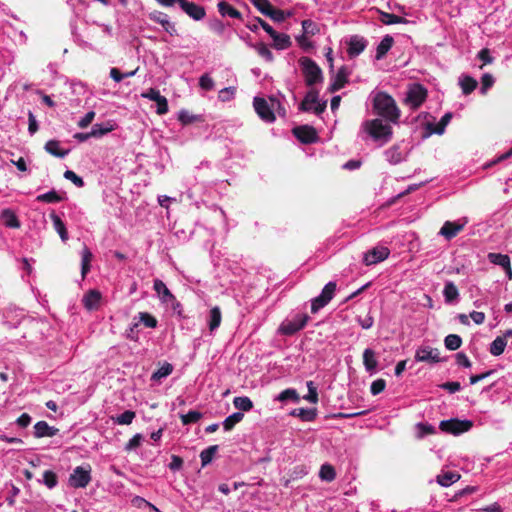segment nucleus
Masks as SVG:
<instances>
[{
    "label": "nucleus",
    "instance_id": "nucleus-4",
    "mask_svg": "<svg viewBox=\"0 0 512 512\" xmlns=\"http://www.w3.org/2000/svg\"><path fill=\"white\" fill-rule=\"evenodd\" d=\"M299 63L307 86H313L323 80L322 70L311 58L301 57Z\"/></svg>",
    "mask_w": 512,
    "mask_h": 512
},
{
    "label": "nucleus",
    "instance_id": "nucleus-44",
    "mask_svg": "<svg viewBox=\"0 0 512 512\" xmlns=\"http://www.w3.org/2000/svg\"><path fill=\"white\" fill-rule=\"evenodd\" d=\"M217 450H218V446L212 445V446H209L208 448L204 449L200 453V459H201L202 466H206L207 464H209L212 461Z\"/></svg>",
    "mask_w": 512,
    "mask_h": 512
},
{
    "label": "nucleus",
    "instance_id": "nucleus-1",
    "mask_svg": "<svg viewBox=\"0 0 512 512\" xmlns=\"http://www.w3.org/2000/svg\"><path fill=\"white\" fill-rule=\"evenodd\" d=\"M373 108L377 115L389 123H398L400 109L393 97L386 92H378L373 99Z\"/></svg>",
    "mask_w": 512,
    "mask_h": 512
},
{
    "label": "nucleus",
    "instance_id": "nucleus-54",
    "mask_svg": "<svg viewBox=\"0 0 512 512\" xmlns=\"http://www.w3.org/2000/svg\"><path fill=\"white\" fill-rule=\"evenodd\" d=\"M136 414L134 411L126 410L116 418V422L120 425H129L132 423Z\"/></svg>",
    "mask_w": 512,
    "mask_h": 512
},
{
    "label": "nucleus",
    "instance_id": "nucleus-33",
    "mask_svg": "<svg viewBox=\"0 0 512 512\" xmlns=\"http://www.w3.org/2000/svg\"><path fill=\"white\" fill-rule=\"evenodd\" d=\"M506 345L507 341L504 337L498 336L490 344L489 351L493 356H499L504 352Z\"/></svg>",
    "mask_w": 512,
    "mask_h": 512
},
{
    "label": "nucleus",
    "instance_id": "nucleus-62",
    "mask_svg": "<svg viewBox=\"0 0 512 512\" xmlns=\"http://www.w3.org/2000/svg\"><path fill=\"white\" fill-rule=\"evenodd\" d=\"M302 28L304 30V34L307 35H315L318 32V28L316 23L312 20L306 19L302 21Z\"/></svg>",
    "mask_w": 512,
    "mask_h": 512
},
{
    "label": "nucleus",
    "instance_id": "nucleus-40",
    "mask_svg": "<svg viewBox=\"0 0 512 512\" xmlns=\"http://www.w3.org/2000/svg\"><path fill=\"white\" fill-rule=\"evenodd\" d=\"M203 414L196 410H191L186 414H181L180 419L183 425H189L197 423L201 418Z\"/></svg>",
    "mask_w": 512,
    "mask_h": 512
},
{
    "label": "nucleus",
    "instance_id": "nucleus-6",
    "mask_svg": "<svg viewBox=\"0 0 512 512\" xmlns=\"http://www.w3.org/2000/svg\"><path fill=\"white\" fill-rule=\"evenodd\" d=\"M427 95L428 91L423 85L414 83L406 93L405 103L414 110L418 109L425 102Z\"/></svg>",
    "mask_w": 512,
    "mask_h": 512
},
{
    "label": "nucleus",
    "instance_id": "nucleus-15",
    "mask_svg": "<svg viewBox=\"0 0 512 512\" xmlns=\"http://www.w3.org/2000/svg\"><path fill=\"white\" fill-rule=\"evenodd\" d=\"M142 97L156 102L157 114L164 115L168 112V101L166 97L162 96L157 89L150 88L147 92L142 94Z\"/></svg>",
    "mask_w": 512,
    "mask_h": 512
},
{
    "label": "nucleus",
    "instance_id": "nucleus-43",
    "mask_svg": "<svg viewBox=\"0 0 512 512\" xmlns=\"http://www.w3.org/2000/svg\"><path fill=\"white\" fill-rule=\"evenodd\" d=\"M335 469L330 464H324L320 468L319 477L323 481L331 482L335 479Z\"/></svg>",
    "mask_w": 512,
    "mask_h": 512
},
{
    "label": "nucleus",
    "instance_id": "nucleus-5",
    "mask_svg": "<svg viewBox=\"0 0 512 512\" xmlns=\"http://www.w3.org/2000/svg\"><path fill=\"white\" fill-rule=\"evenodd\" d=\"M326 107L327 102H319V92L312 88L306 93L298 109L302 112L313 111L316 115H320L325 111Z\"/></svg>",
    "mask_w": 512,
    "mask_h": 512
},
{
    "label": "nucleus",
    "instance_id": "nucleus-2",
    "mask_svg": "<svg viewBox=\"0 0 512 512\" xmlns=\"http://www.w3.org/2000/svg\"><path fill=\"white\" fill-rule=\"evenodd\" d=\"M258 24L262 25L264 31H266L269 36L273 39V46L275 49L284 50L291 46L292 42L290 36L284 33H278L275 31L272 26H270L266 21H264L260 17H255L252 21L246 24V27L252 31L256 32L258 29Z\"/></svg>",
    "mask_w": 512,
    "mask_h": 512
},
{
    "label": "nucleus",
    "instance_id": "nucleus-35",
    "mask_svg": "<svg viewBox=\"0 0 512 512\" xmlns=\"http://www.w3.org/2000/svg\"><path fill=\"white\" fill-rule=\"evenodd\" d=\"M363 364L367 371H373L377 367L375 353L371 349H366L363 353Z\"/></svg>",
    "mask_w": 512,
    "mask_h": 512
},
{
    "label": "nucleus",
    "instance_id": "nucleus-31",
    "mask_svg": "<svg viewBox=\"0 0 512 512\" xmlns=\"http://www.w3.org/2000/svg\"><path fill=\"white\" fill-rule=\"evenodd\" d=\"M292 416L299 417L302 421H313L316 417L315 409L298 408L291 412Z\"/></svg>",
    "mask_w": 512,
    "mask_h": 512
},
{
    "label": "nucleus",
    "instance_id": "nucleus-21",
    "mask_svg": "<svg viewBox=\"0 0 512 512\" xmlns=\"http://www.w3.org/2000/svg\"><path fill=\"white\" fill-rule=\"evenodd\" d=\"M58 433V429L49 426L46 421H38L34 425V436L36 438H42V437H53Z\"/></svg>",
    "mask_w": 512,
    "mask_h": 512
},
{
    "label": "nucleus",
    "instance_id": "nucleus-46",
    "mask_svg": "<svg viewBox=\"0 0 512 512\" xmlns=\"http://www.w3.org/2000/svg\"><path fill=\"white\" fill-rule=\"evenodd\" d=\"M173 371V366L165 362L157 371L152 374V380H160L163 377H167Z\"/></svg>",
    "mask_w": 512,
    "mask_h": 512
},
{
    "label": "nucleus",
    "instance_id": "nucleus-23",
    "mask_svg": "<svg viewBox=\"0 0 512 512\" xmlns=\"http://www.w3.org/2000/svg\"><path fill=\"white\" fill-rule=\"evenodd\" d=\"M44 149L54 157L64 158L69 154L68 149H62L58 140H49L45 143Z\"/></svg>",
    "mask_w": 512,
    "mask_h": 512
},
{
    "label": "nucleus",
    "instance_id": "nucleus-29",
    "mask_svg": "<svg viewBox=\"0 0 512 512\" xmlns=\"http://www.w3.org/2000/svg\"><path fill=\"white\" fill-rule=\"evenodd\" d=\"M380 20L385 25H391V24H407L409 21L401 16H398L396 14L382 12L380 15Z\"/></svg>",
    "mask_w": 512,
    "mask_h": 512
},
{
    "label": "nucleus",
    "instance_id": "nucleus-36",
    "mask_svg": "<svg viewBox=\"0 0 512 512\" xmlns=\"http://www.w3.org/2000/svg\"><path fill=\"white\" fill-rule=\"evenodd\" d=\"M221 310L218 306L213 307L210 310V318H209V329L210 331H213L217 329L221 324Z\"/></svg>",
    "mask_w": 512,
    "mask_h": 512
},
{
    "label": "nucleus",
    "instance_id": "nucleus-41",
    "mask_svg": "<svg viewBox=\"0 0 512 512\" xmlns=\"http://www.w3.org/2000/svg\"><path fill=\"white\" fill-rule=\"evenodd\" d=\"M488 259L491 263L499 265L503 269L510 263L509 256L501 253H489Z\"/></svg>",
    "mask_w": 512,
    "mask_h": 512
},
{
    "label": "nucleus",
    "instance_id": "nucleus-61",
    "mask_svg": "<svg viewBox=\"0 0 512 512\" xmlns=\"http://www.w3.org/2000/svg\"><path fill=\"white\" fill-rule=\"evenodd\" d=\"M199 86L205 91H210L214 88V80L205 73L199 79Z\"/></svg>",
    "mask_w": 512,
    "mask_h": 512
},
{
    "label": "nucleus",
    "instance_id": "nucleus-28",
    "mask_svg": "<svg viewBox=\"0 0 512 512\" xmlns=\"http://www.w3.org/2000/svg\"><path fill=\"white\" fill-rule=\"evenodd\" d=\"M460 479V475L457 472L447 471L437 476V482L441 486H450Z\"/></svg>",
    "mask_w": 512,
    "mask_h": 512
},
{
    "label": "nucleus",
    "instance_id": "nucleus-22",
    "mask_svg": "<svg viewBox=\"0 0 512 512\" xmlns=\"http://www.w3.org/2000/svg\"><path fill=\"white\" fill-rule=\"evenodd\" d=\"M464 228L463 224L457 222L446 221L440 229L439 234L450 240L454 238Z\"/></svg>",
    "mask_w": 512,
    "mask_h": 512
},
{
    "label": "nucleus",
    "instance_id": "nucleus-10",
    "mask_svg": "<svg viewBox=\"0 0 512 512\" xmlns=\"http://www.w3.org/2000/svg\"><path fill=\"white\" fill-rule=\"evenodd\" d=\"M293 135L303 144H312L318 140L316 129L310 125H300L292 129Z\"/></svg>",
    "mask_w": 512,
    "mask_h": 512
},
{
    "label": "nucleus",
    "instance_id": "nucleus-52",
    "mask_svg": "<svg viewBox=\"0 0 512 512\" xmlns=\"http://www.w3.org/2000/svg\"><path fill=\"white\" fill-rule=\"evenodd\" d=\"M138 316L140 322H142L146 327L155 328L157 326V319L153 315L147 312H140Z\"/></svg>",
    "mask_w": 512,
    "mask_h": 512
},
{
    "label": "nucleus",
    "instance_id": "nucleus-58",
    "mask_svg": "<svg viewBox=\"0 0 512 512\" xmlns=\"http://www.w3.org/2000/svg\"><path fill=\"white\" fill-rule=\"evenodd\" d=\"M307 388H308V394L304 397L307 401L311 403H317L318 402V393L317 388L314 385L313 381L307 382Z\"/></svg>",
    "mask_w": 512,
    "mask_h": 512
},
{
    "label": "nucleus",
    "instance_id": "nucleus-48",
    "mask_svg": "<svg viewBox=\"0 0 512 512\" xmlns=\"http://www.w3.org/2000/svg\"><path fill=\"white\" fill-rule=\"evenodd\" d=\"M346 82V76L343 74L342 70H340L330 85V92L333 93L340 90L345 85Z\"/></svg>",
    "mask_w": 512,
    "mask_h": 512
},
{
    "label": "nucleus",
    "instance_id": "nucleus-30",
    "mask_svg": "<svg viewBox=\"0 0 512 512\" xmlns=\"http://www.w3.org/2000/svg\"><path fill=\"white\" fill-rule=\"evenodd\" d=\"M443 295L447 303L455 301L459 297V292L453 282H447L444 286Z\"/></svg>",
    "mask_w": 512,
    "mask_h": 512
},
{
    "label": "nucleus",
    "instance_id": "nucleus-7",
    "mask_svg": "<svg viewBox=\"0 0 512 512\" xmlns=\"http://www.w3.org/2000/svg\"><path fill=\"white\" fill-rule=\"evenodd\" d=\"M472 427L473 422L471 420H460L457 418L443 420L439 424L441 431L453 435H459L468 432Z\"/></svg>",
    "mask_w": 512,
    "mask_h": 512
},
{
    "label": "nucleus",
    "instance_id": "nucleus-42",
    "mask_svg": "<svg viewBox=\"0 0 512 512\" xmlns=\"http://www.w3.org/2000/svg\"><path fill=\"white\" fill-rule=\"evenodd\" d=\"M244 417V414L241 412H235L232 415L228 416L224 422L223 427L226 431H230L234 428V426L241 422Z\"/></svg>",
    "mask_w": 512,
    "mask_h": 512
},
{
    "label": "nucleus",
    "instance_id": "nucleus-19",
    "mask_svg": "<svg viewBox=\"0 0 512 512\" xmlns=\"http://www.w3.org/2000/svg\"><path fill=\"white\" fill-rule=\"evenodd\" d=\"M153 288L160 297L162 302L170 303L176 301V297L171 293V291L167 288V286L162 280L155 279Z\"/></svg>",
    "mask_w": 512,
    "mask_h": 512
},
{
    "label": "nucleus",
    "instance_id": "nucleus-32",
    "mask_svg": "<svg viewBox=\"0 0 512 512\" xmlns=\"http://www.w3.org/2000/svg\"><path fill=\"white\" fill-rule=\"evenodd\" d=\"M64 200V197L57 193L55 190H51L47 193L40 194L36 197V201L44 203H58Z\"/></svg>",
    "mask_w": 512,
    "mask_h": 512
},
{
    "label": "nucleus",
    "instance_id": "nucleus-3",
    "mask_svg": "<svg viewBox=\"0 0 512 512\" xmlns=\"http://www.w3.org/2000/svg\"><path fill=\"white\" fill-rule=\"evenodd\" d=\"M366 131L374 140L383 142H388L393 134L391 125L380 118L366 122Z\"/></svg>",
    "mask_w": 512,
    "mask_h": 512
},
{
    "label": "nucleus",
    "instance_id": "nucleus-12",
    "mask_svg": "<svg viewBox=\"0 0 512 512\" xmlns=\"http://www.w3.org/2000/svg\"><path fill=\"white\" fill-rule=\"evenodd\" d=\"M308 320L307 314H298L292 320L282 323L280 331L284 335H292L304 328Z\"/></svg>",
    "mask_w": 512,
    "mask_h": 512
},
{
    "label": "nucleus",
    "instance_id": "nucleus-25",
    "mask_svg": "<svg viewBox=\"0 0 512 512\" xmlns=\"http://www.w3.org/2000/svg\"><path fill=\"white\" fill-rule=\"evenodd\" d=\"M394 43V39L390 35H386L383 37L381 42L378 44L376 49V59L381 60L388 51L392 48Z\"/></svg>",
    "mask_w": 512,
    "mask_h": 512
},
{
    "label": "nucleus",
    "instance_id": "nucleus-18",
    "mask_svg": "<svg viewBox=\"0 0 512 512\" xmlns=\"http://www.w3.org/2000/svg\"><path fill=\"white\" fill-rule=\"evenodd\" d=\"M453 115L451 112H447L445 113L442 118L440 119V121L434 125L430 122H428L426 124V128L428 130L427 134L425 136H429L431 134H438V135H442L445 131V128L446 126L449 124V122L451 121Z\"/></svg>",
    "mask_w": 512,
    "mask_h": 512
},
{
    "label": "nucleus",
    "instance_id": "nucleus-45",
    "mask_svg": "<svg viewBox=\"0 0 512 512\" xmlns=\"http://www.w3.org/2000/svg\"><path fill=\"white\" fill-rule=\"evenodd\" d=\"M278 401L285 402V401H293L298 402L300 397L295 389H285L283 390L276 398Z\"/></svg>",
    "mask_w": 512,
    "mask_h": 512
},
{
    "label": "nucleus",
    "instance_id": "nucleus-16",
    "mask_svg": "<svg viewBox=\"0 0 512 512\" xmlns=\"http://www.w3.org/2000/svg\"><path fill=\"white\" fill-rule=\"evenodd\" d=\"M180 7L189 17L196 21L202 20L206 15L203 6L189 2L188 0L181 1Z\"/></svg>",
    "mask_w": 512,
    "mask_h": 512
},
{
    "label": "nucleus",
    "instance_id": "nucleus-14",
    "mask_svg": "<svg viewBox=\"0 0 512 512\" xmlns=\"http://www.w3.org/2000/svg\"><path fill=\"white\" fill-rule=\"evenodd\" d=\"M389 254L390 251L387 247H375L364 253L363 262L367 266L377 264L381 261H384L389 256Z\"/></svg>",
    "mask_w": 512,
    "mask_h": 512
},
{
    "label": "nucleus",
    "instance_id": "nucleus-63",
    "mask_svg": "<svg viewBox=\"0 0 512 512\" xmlns=\"http://www.w3.org/2000/svg\"><path fill=\"white\" fill-rule=\"evenodd\" d=\"M385 387H386L385 380L384 379H377V380L372 382L371 387H370V391H371L372 395H378V394H380L381 392L384 391Z\"/></svg>",
    "mask_w": 512,
    "mask_h": 512
},
{
    "label": "nucleus",
    "instance_id": "nucleus-8",
    "mask_svg": "<svg viewBox=\"0 0 512 512\" xmlns=\"http://www.w3.org/2000/svg\"><path fill=\"white\" fill-rule=\"evenodd\" d=\"M91 481V468L77 466L69 476V485L73 488H85Z\"/></svg>",
    "mask_w": 512,
    "mask_h": 512
},
{
    "label": "nucleus",
    "instance_id": "nucleus-53",
    "mask_svg": "<svg viewBox=\"0 0 512 512\" xmlns=\"http://www.w3.org/2000/svg\"><path fill=\"white\" fill-rule=\"evenodd\" d=\"M290 15V12L286 13L281 9L273 7L272 10L268 13L267 17H269L275 22H283L286 19V17Z\"/></svg>",
    "mask_w": 512,
    "mask_h": 512
},
{
    "label": "nucleus",
    "instance_id": "nucleus-17",
    "mask_svg": "<svg viewBox=\"0 0 512 512\" xmlns=\"http://www.w3.org/2000/svg\"><path fill=\"white\" fill-rule=\"evenodd\" d=\"M149 18L152 21L159 23L163 27V29L170 35L177 34L175 25L168 20L167 14L160 11H154L150 13Z\"/></svg>",
    "mask_w": 512,
    "mask_h": 512
},
{
    "label": "nucleus",
    "instance_id": "nucleus-55",
    "mask_svg": "<svg viewBox=\"0 0 512 512\" xmlns=\"http://www.w3.org/2000/svg\"><path fill=\"white\" fill-rule=\"evenodd\" d=\"M235 93V87H226L219 91L218 98L222 102H228L234 98Z\"/></svg>",
    "mask_w": 512,
    "mask_h": 512
},
{
    "label": "nucleus",
    "instance_id": "nucleus-20",
    "mask_svg": "<svg viewBox=\"0 0 512 512\" xmlns=\"http://www.w3.org/2000/svg\"><path fill=\"white\" fill-rule=\"evenodd\" d=\"M100 301L101 293L97 290H90L84 295L82 300L84 307L89 311L97 310L100 306Z\"/></svg>",
    "mask_w": 512,
    "mask_h": 512
},
{
    "label": "nucleus",
    "instance_id": "nucleus-59",
    "mask_svg": "<svg viewBox=\"0 0 512 512\" xmlns=\"http://www.w3.org/2000/svg\"><path fill=\"white\" fill-rule=\"evenodd\" d=\"M64 178L70 180L74 185H76L79 188L84 186L83 179L72 170H66L64 172Z\"/></svg>",
    "mask_w": 512,
    "mask_h": 512
},
{
    "label": "nucleus",
    "instance_id": "nucleus-56",
    "mask_svg": "<svg viewBox=\"0 0 512 512\" xmlns=\"http://www.w3.org/2000/svg\"><path fill=\"white\" fill-rule=\"evenodd\" d=\"M135 73H136V70L130 71V72H127V73H122L118 68H111V70H110V77L115 82H120V81H122L126 77L134 76Z\"/></svg>",
    "mask_w": 512,
    "mask_h": 512
},
{
    "label": "nucleus",
    "instance_id": "nucleus-34",
    "mask_svg": "<svg viewBox=\"0 0 512 512\" xmlns=\"http://www.w3.org/2000/svg\"><path fill=\"white\" fill-rule=\"evenodd\" d=\"M478 82L471 76H464L460 80V86L464 95L471 94L477 87Z\"/></svg>",
    "mask_w": 512,
    "mask_h": 512
},
{
    "label": "nucleus",
    "instance_id": "nucleus-26",
    "mask_svg": "<svg viewBox=\"0 0 512 512\" xmlns=\"http://www.w3.org/2000/svg\"><path fill=\"white\" fill-rule=\"evenodd\" d=\"M0 217L6 227H9V228H19L20 227V221L17 218L15 212L12 211L11 209L2 210Z\"/></svg>",
    "mask_w": 512,
    "mask_h": 512
},
{
    "label": "nucleus",
    "instance_id": "nucleus-13",
    "mask_svg": "<svg viewBox=\"0 0 512 512\" xmlns=\"http://www.w3.org/2000/svg\"><path fill=\"white\" fill-rule=\"evenodd\" d=\"M253 106L256 113L262 120L266 122H273L275 120V114L264 98L255 97L253 100Z\"/></svg>",
    "mask_w": 512,
    "mask_h": 512
},
{
    "label": "nucleus",
    "instance_id": "nucleus-60",
    "mask_svg": "<svg viewBox=\"0 0 512 512\" xmlns=\"http://www.w3.org/2000/svg\"><path fill=\"white\" fill-rule=\"evenodd\" d=\"M416 428L418 429V438H423L426 435L435 433V428L430 424L418 423Z\"/></svg>",
    "mask_w": 512,
    "mask_h": 512
},
{
    "label": "nucleus",
    "instance_id": "nucleus-50",
    "mask_svg": "<svg viewBox=\"0 0 512 512\" xmlns=\"http://www.w3.org/2000/svg\"><path fill=\"white\" fill-rule=\"evenodd\" d=\"M251 2L264 16H267L273 8L269 0H251Z\"/></svg>",
    "mask_w": 512,
    "mask_h": 512
},
{
    "label": "nucleus",
    "instance_id": "nucleus-37",
    "mask_svg": "<svg viewBox=\"0 0 512 512\" xmlns=\"http://www.w3.org/2000/svg\"><path fill=\"white\" fill-rule=\"evenodd\" d=\"M444 345L448 350L455 351L462 345V338L457 334H449L444 339Z\"/></svg>",
    "mask_w": 512,
    "mask_h": 512
},
{
    "label": "nucleus",
    "instance_id": "nucleus-24",
    "mask_svg": "<svg viewBox=\"0 0 512 512\" xmlns=\"http://www.w3.org/2000/svg\"><path fill=\"white\" fill-rule=\"evenodd\" d=\"M217 7H218L219 13L223 17L228 16L231 18L242 19V14L240 13V11H238L236 8H234L232 5H230L226 1H220L217 4Z\"/></svg>",
    "mask_w": 512,
    "mask_h": 512
},
{
    "label": "nucleus",
    "instance_id": "nucleus-47",
    "mask_svg": "<svg viewBox=\"0 0 512 512\" xmlns=\"http://www.w3.org/2000/svg\"><path fill=\"white\" fill-rule=\"evenodd\" d=\"M113 130V126L110 125L109 123H107L106 126H104L103 124H95L91 131H90V135H93V137H101L109 132H111Z\"/></svg>",
    "mask_w": 512,
    "mask_h": 512
},
{
    "label": "nucleus",
    "instance_id": "nucleus-64",
    "mask_svg": "<svg viewBox=\"0 0 512 512\" xmlns=\"http://www.w3.org/2000/svg\"><path fill=\"white\" fill-rule=\"evenodd\" d=\"M141 440H142V435L141 434H135L128 441V443L126 444L125 450L126 451H131V450H134V449L138 448L140 446V444H141Z\"/></svg>",
    "mask_w": 512,
    "mask_h": 512
},
{
    "label": "nucleus",
    "instance_id": "nucleus-38",
    "mask_svg": "<svg viewBox=\"0 0 512 512\" xmlns=\"http://www.w3.org/2000/svg\"><path fill=\"white\" fill-rule=\"evenodd\" d=\"M234 407L241 411H250L253 408V402L247 396L235 397L233 400Z\"/></svg>",
    "mask_w": 512,
    "mask_h": 512
},
{
    "label": "nucleus",
    "instance_id": "nucleus-49",
    "mask_svg": "<svg viewBox=\"0 0 512 512\" xmlns=\"http://www.w3.org/2000/svg\"><path fill=\"white\" fill-rule=\"evenodd\" d=\"M385 154H386L387 160L391 164H398L402 160L401 152L399 150V147H397V146L391 147L390 149H388L386 151Z\"/></svg>",
    "mask_w": 512,
    "mask_h": 512
},
{
    "label": "nucleus",
    "instance_id": "nucleus-57",
    "mask_svg": "<svg viewBox=\"0 0 512 512\" xmlns=\"http://www.w3.org/2000/svg\"><path fill=\"white\" fill-rule=\"evenodd\" d=\"M494 82V77L491 74H483L481 77V93L486 94L487 90L494 85Z\"/></svg>",
    "mask_w": 512,
    "mask_h": 512
},
{
    "label": "nucleus",
    "instance_id": "nucleus-27",
    "mask_svg": "<svg viewBox=\"0 0 512 512\" xmlns=\"http://www.w3.org/2000/svg\"><path fill=\"white\" fill-rule=\"evenodd\" d=\"M50 218L53 222L54 229L59 234L61 240L64 242L67 241L69 236L64 222L54 211L50 214Z\"/></svg>",
    "mask_w": 512,
    "mask_h": 512
},
{
    "label": "nucleus",
    "instance_id": "nucleus-9",
    "mask_svg": "<svg viewBox=\"0 0 512 512\" xmlns=\"http://www.w3.org/2000/svg\"><path fill=\"white\" fill-rule=\"evenodd\" d=\"M336 282L327 283L319 296L314 298L311 303V312L316 313L326 306L333 298L336 291Z\"/></svg>",
    "mask_w": 512,
    "mask_h": 512
},
{
    "label": "nucleus",
    "instance_id": "nucleus-11",
    "mask_svg": "<svg viewBox=\"0 0 512 512\" xmlns=\"http://www.w3.org/2000/svg\"><path fill=\"white\" fill-rule=\"evenodd\" d=\"M415 360L417 362H424L429 364H434L441 362L440 352L437 348H432L430 346H420L417 348L415 352Z\"/></svg>",
    "mask_w": 512,
    "mask_h": 512
},
{
    "label": "nucleus",
    "instance_id": "nucleus-39",
    "mask_svg": "<svg viewBox=\"0 0 512 512\" xmlns=\"http://www.w3.org/2000/svg\"><path fill=\"white\" fill-rule=\"evenodd\" d=\"M92 257H93V255H92L91 251L89 250V248L87 246H84V248L82 250V269H81L83 278L90 271V263H91Z\"/></svg>",
    "mask_w": 512,
    "mask_h": 512
},
{
    "label": "nucleus",
    "instance_id": "nucleus-51",
    "mask_svg": "<svg viewBox=\"0 0 512 512\" xmlns=\"http://www.w3.org/2000/svg\"><path fill=\"white\" fill-rule=\"evenodd\" d=\"M43 482L49 489H52L57 485L58 477L55 472L46 470L43 473Z\"/></svg>",
    "mask_w": 512,
    "mask_h": 512
}]
</instances>
